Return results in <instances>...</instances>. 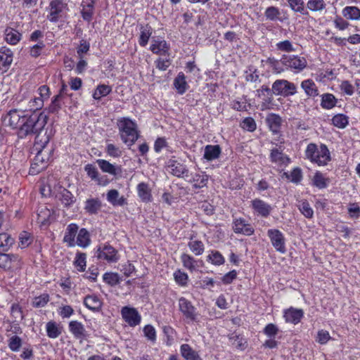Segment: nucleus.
Masks as SVG:
<instances>
[{"mask_svg": "<svg viewBox=\"0 0 360 360\" xmlns=\"http://www.w3.org/2000/svg\"><path fill=\"white\" fill-rule=\"evenodd\" d=\"M152 33L153 29L148 24L141 26L139 39V44L141 46L145 47L147 45Z\"/></svg>", "mask_w": 360, "mask_h": 360, "instance_id": "obj_37", "label": "nucleus"}, {"mask_svg": "<svg viewBox=\"0 0 360 360\" xmlns=\"http://www.w3.org/2000/svg\"><path fill=\"white\" fill-rule=\"evenodd\" d=\"M281 12L278 8L275 6H269L266 8L264 15L267 20L274 21L279 19Z\"/></svg>", "mask_w": 360, "mask_h": 360, "instance_id": "obj_59", "label": "nucleus"}, {"mask_svg": "<svg viewBox=\"0 0 360 360\" xmlns=\"http://www.w3.org/2000/svg\"><path fill=\"white\" fill-rule=\"evenodd\" d=\"M305 156L319 166H325L331 160L330 151L325 144H321L319 148L315 143L308 144L305 150Z\"/></svg>", "mask_w": 360, "mask_h": 360, "instance_id": "obj_4", "label": "nucleus"}, {"mask_svg": "<svg viewBox=\"0 0 360 360\" xmlns=\"http://www.w3.org/2000/svg\"><path fill=\"white\" fill-rule=\"evenodd\" d=\"M69 330L77 339H85L87 336L84 325L77 321H71L69 323Z\"/></svg>", "mask_w": 360, "mask_h": 360, "instance_id": "obj_22", "label": "nucleus"}, {"mask_svg": "<svg viewBox=\"0 0 360 360\" xmlns=\"http://www.w3.org/2000/svg\"><path fill=\"white\" fill-rule=\"evenodd\" d=\"M49 300V295L46 293H44L35 297L32 300V305L35 308L44 307L47 304Z\"/></svg>", "mask_w": 360, "mask_h": 360, "instance_id": "obj_56", "label": "nucleus"}, {"mask_svg": "<svg viewBox=\"0 0 360 360\" xmlns=\"http://www.w3.org/2000/svg\"><path fill=\"white\" fill-rule=\"evenodd\" d=\"M14 239L6 233H0V252H6L12 246Z\"/></svg>", "mask_w": 360, "mask_h": 360, "instance_id": "obj_47", "label": "nucleus"}, {"mask_svg": "<svg viewBox=\"0 0 360 360\" xmlns=\"http://www.w3.org/2000/svg\"><path fill=\"white\" fill-rule=\"evenodd\" d=\"M121 314L124 321L129 326L134 327L141 323V316L136 308L123 307L121 309Z\"/></svg>", "mask_w": 360, "mask_h": 360, "instance_id": "obj_10", "label": "nucleus"}, {"mask_svg": "<svg viewBox=\"0 0 360 360\" xmlns=\"http://www.w3.org/2000/svg\"><path fill=\"white\" fill-rule=\"evenodd\" d=\"M8 346L12 352H18L22 346V340L17 335H13L9 338Z\"/></svg>", "mask_w": 360, "mask_h": 360, "instance_id": "obj_62", "label": "nucleus"}, {"mask_svg": "<svg viewBox=\"0 0 360 360\" xmlns=\"http://www.w3.org/2000/svg\"><path fill=\"white\" fill-rule=\"evenodd\" d=\"M276 49L279 51L283 52H293L295 51V48L293 46L292 42L290 40H284L278 42L276 44Z\"/></svg>", "mask_w": 360, "mask_h": 360, "instance_id": "obj_61", "label": "nucleus"}, {"mask_svg": "<svg viewBox=\"0 0 360 360\" xmlns=\"http://www.w3.org/2000/svg\"><path fill=\"white\" fill-rule=\"evenodd\" d=\"M207 261L213 265L220 266L224 264L225 259L219 251L212 250L207 256Z\"/></svg>", "mask_w": 360, "mask_h": 360, "instance_id": "obj_42", "label": "nucleus"}, {"mask_svg": "<svg viewBox=\"0 0 360 360\" xmlns=\"http://www.w3.org/2000/svg\"><path fill=\"white\" fill-rule=\"evenodd\" d=\"M67 4L62 0H52L50 2V12L48 19L52 22H56L59 18L62 16V13L66 8Z\"/></svg>", "mask_w": 360, "mask_h": 360, "instance_id": "obj_12", "label": "nucleus"}, {"mask_svg": "<svg viewBox=\"0 0 360 360\" xmlns=\"http://www.w3.org/2000/svg\"><path fill=\"white\" fill-rule=\"evenodd\" d=\"M13 58V51L6 47L2 46L0 48V65L7 70L11 66Z\"/></svg>", "mask_w": 360, "mask_h": 360, "instance_id": "obj_25", "label": "nucleus"}, {"mask_svg": "<svg viewBox=\"0 0 360 360\" xmlns=\"http://www.w3.org/2000/svg\"><path fill=\"white\" fill-rule=\"evenodd\" d=\"M101 207L102 202L98 198H89L85 201L84 209L89 214H96Z\"/></svg>", "mask_w": 360, "mask_h": 360, "instance_id": "obj_30", "label": "nucleus"}, {"mask_svg": "<svg viewBox=\"0 0 360 360\" xmlns=\"http://www.w3.org/2000/svg\"><path fill=\"white\" fill-rule=\"evenodd\" d=\"M326 4L324 0H309L307 7L312 12H321L326 8Z\"/></svg>", "mask_w": 360, "mask_h": 360, "instance_id": "obj_51", "label": "nucleus"}, {"mask_svg": "<svg viewBox=\"0 0 360 360\" xmlns=\"http://www.w3.org/2000/svg\"><path fill=\"white\" fill-rule=\"evenodd\" d=\"M86 255L85 253H83V252L77 253L75 261H74V265L75 266L77 269L80 272H83L85 270L86 263Z\"/></svg>", "mask_w": 360, "mask_h": 360, "instance_id": "obj_54", "label": "nucleus"}, {"mask_svg": "<svg viewBox=\"0 0 360 360\" xmlns=\"http://www.w3.org/2000/svg\"><path fill=\"white\" fill-rule=\"evenodd\" d=\"M105 152L108 155L112 158H119L122 155V150L112 143H108L105 148Z\"/></svg>", "mask_w": 360, "mask_h": 360, "instance_id": "obj_64", "label": "nucleus"}, {"mask_svg": "<svg viewBox=\"0 0 360 360\" xmlns=\"http://www.w3.org/2000/svg\"><path fill=\"white\" fill-rule=\"evenodd\" d=\"M270 160L272 163L279 167H286L290 162V158L283 153V150L280 148H274L271 150Z\"/></svg>", "mask_w": 360, "mask_h": 360, "instance_id": "obj_15", "label": "nucleus"}, {"mask_svg": "<svg viewBox=\"0 0 360 360\" xmlns=\"http://www.w3.org/2000/svg\"><path fill=\"white\" fill-rule=\"evenodd\" d=\"M173 85L177 93L180 95H183L188 90L189 86L184 72H180L178 73L174 79Z\"/></svg>", "mask_w": 360, "mask_h": 360, "instance_id": "obj_26", "label": "nucleus"}, {"mask_svg": "<svg viewBox=\"0 0 360 360\" xmlns=\"http://www.w3.org/2000/svg\"><path fill=\"white\" fill-rule=\"evenodd\" d=\"M51 211L45 206L40 207L37 210L38 223L46 225L49 222Z\"/></svg>", "mask_w": 360, "mask_h": 360, "instance_id": "obj_45", "label": "nucleus"}, {"mask_svg": "<svg viewBox=\"0 0 360 360\" xmlns=\"http://www.w3.org/2000/svg\"><path fill=\"white\" fill-rule=\"evenodd\" d=\"M300 86L309 98H314L319 94L316 84L311 79L303 80Z\"/></svg>", "mask_w": 360, "mask_h": 360, "instance_id": "obj_23", "label": "nucleus"}, {"mask_svg": "<svg viewBox=\"0 0 360 360\" xmlns=\"http://www.w3.org/2000/svg\"><path fill=\"white\" fill-rule=\"evenodd\" d=\"M266 122L274 133H277L281 124V118L276 114H271L266 117Z\"/></svg>", "mask_w": 360, "mask_h": 360, "instance_id": "obj_43", "label": "nucleus"}, {"mask_svg": "<svg viewBox=\"0 0 360 360\" xmlns=\"http://www.w3.org/2000/svg\"><path fill=\"white\" fill-rule=\"evenodd\" d=\"M181 261L183 266L188 269L191 272H193L197 269V260L190 255L184 253L181 256Z\"/></svg>", "mask_w": 360, "mask_h": 360, "instance_id": "obj_41", "label": "nucleus"}, {"mask_svg": "<svg viewBox=\"0 0 360 360\" xmlns=\"http://www.w3.org/2000/svg\"><path fill=\"white\" fill-rule=\"evenodd\" d=\"M65 207H70L75 202L74 195L68 189L60 187L58 195H56Z\"/></svg>", "mask_w": 360, "mask_h": 360, "instance_id": "obj_38", "label": "nucleus"}, {"mask_svg": "<svg viewBox=\"0 0 360 360\" xmlns=\"http://www.w3.org/2000/svg\"><path fill=\"white\" fill-rule=\"evenodd\" d=\"M280 61L286 70H290L295 72H301L307 65L305 58L296 55L283 54Z\"/></svg>", "mask_w": 360, "mask_h": 360, "instance_id": "obj_5", "label": "nucleus"}, {"mask_svg": "<svg viewBox=\"0 0 360 360\" xmlns=\"http://www.w3.org/2000/svg\"><path fill=\"white\" fill-rule=\"evenodd\" d=\"M107 200L113 206H123L127 204V200L124 196H120L118 191L110 190L106 195Z\"/></svg>", "mask_w": 360, "mask_h": 360, "instance_id": "obj_29", "label": "nucleus"}, {"mask_svg": "<svg viewBox=\"0 0 360 360\" xmlns=\"http://www.w3.org/2000/svg\"><path fill=\"white\" fill-rule=\"evenodd\" d=\"M112 91L111 86L105 84H100L97 86L93 94V98L99 100L102 97L108 95Z\"/></svg>", "mask_w": 360, "mask_h": 360, "instance_id": "obj_52", "label": "nucleus"}, {"mask_svg": "<svg viewBox=\"0 0 360 360\" xmlns=\"http://www.w3.org/2000/svg\"><path fill=\"white\" fill-rule=\"evenodd\" d=\"M233 230L236 233H240L245 236H252L255 229L245 219L237 218L233 220Z\"/></svg>", "mask_w": 360, "mask_h": 360, "instance_id": "obj_14", "label": "nucleus"}, {"mask_svg": "<svg viewBox=\"0 0 360 360\" xmlns=\"http://www.w3.org/2000/svg\"><path fill=\"white\" fill-rule=\"evenodd\" d=\"M337 103L338 99L333 94L326 93L321 95V106L323 109H332L336 105Z\"/></svg>", "mask_w": 360, "mask_h": 360, "instance_id": "obj_39", "label": "nucleus"}, {"mask_svg": "<svg viewBox=\"0 0 360 360\" xmlns=\"http://www.w3.org/2000/svg\"><path fill=\"white\" fill-rule=\"evenodd\" d=\"M300 212L307 219H311L314 217V210L307 200H302L297 205Z\"/></svg>", "mask_w": 360, "mask_h": 360, "instance_id": "obj_44", "label": "nucleus"}, {"mask_svg": "<svg viewBox=\"0 0 360 360\" xmlns=\"http://www.w3.org/2000/svg\"><path fill=\"white\" fill-rule=\"evenodd\" d=\"M137 192L139 197L143 202H150L153 199L150 189L147 184L141 182L137 186Z\"/></svg>", "mask_w": 360, "mask_h": 360, "instance_id": "obj_36", "label": "nucleus"}, {"mask_svg": "<svg viewBox=\"0 0 360 360\" xmlns=\"http://www.w3.org/2000/svg\"><path fill=\"white\" fill-rule=\"evenodd\" d=\"M119 135L124 143L131 146L139 139L138 125L128 117H120L117 120Z\"/></svg>", "mask_w": 360, "mask_h": 360, "instance_id": "obj_3", "label": "nucleus"}, {"mask_svg": "<svg viewBox=\"0 0 360 360\" xmlns=\"http://www.w3.org/2000/svg\"><path fill=\"white\" fill-rule=\"evenodd\" d=\"M46 330L47 336L50 338H57L61 334V330L54 321H49L46 323Z\"/></svg>", "mask_w": 360, "mask_h": 360, "instance_id": "obj_48", "label": "nucleus"}, {"mask_svg": "<svg viewBox=\"0 0 360 360\" xmlns=\"http://www.w3.org/2000/svg\"><path fill=\"white\" fill-rule=\"evenodd\" d=\"M103 281L110 286H114L120 283V277L117 273L107 272L103 276Z\"/></svg>", "mask_w": 360, "mask_h": 360, "instance_id": "obj_55", "label": "nucleus"}, {"mask_svg": "<svg viewBox=\"0 0 360 360\" xmlns=\"http://www.w3.org/2000/svg\"><path fill=\"white\" fill-rule=\"evenodd\" d=\"M180 353L185 360H202L198 352L188 344H183L180 347Z\"/></svg>", "mask_w": 360, "mask_h": 360, "instance_id": "obj_28", "label": "nucleus"}, {"mask_svg": "<svg viewBox=\"0 0 360 360\" xmlns=\"http://www.w3.org/2000/svg\"><path fill=\"white\" fill-rule=\"evenodd\" d=\"M95 0H82V16L87 22L92 20L94 11Z\"/></svg>", "mask_w": 360, "mask_h": 360, "instance_id": "obj_27", "label": "nucleus"}, {"mask_svg": "<svg viewBox=\"0 0 360 360\" xmlns=\"http://www.w3.org/2000/svg\"><path fill=\"white\" fill-rule=\"evenodd\" d=\"M179 309L184 316L191 321H198L199 314L192 302L184 297L178 300Z\"/></svg>", "mask_w": 360, "mask_h": 360, "instance_id": "obj_8", "label": "nucleus"}, {"mask_svg": "<svg viewBox=\"0 0 360 360\" xmlns=\"http://www.w3.org/2000/svg\"><path fill=\"white\" fill-rule=\"evenodd\" d=\"M96 163L98 164L100 169L105 173H108L113 176H117L122 172L121 166L112 165L105 160L98 159L96 160Z\"/></svg>", "mask_w": 360, "mask_h": 360, "instance_id": "obj_20", "label": "nucleus"}, {"mask_svg": "<svg viewBox=\"0 0 360 360\" xmlns=\"http://www.w3.org/2000/svg\"><path fill=\"white\" fill-rule=\"evenodd\" d=\"M285 176L288 179L294 184H299L302 179V169L299 167L294 168L290 173L284 172Z\"/></svg>", "mask_w": 360, "mask_h": 360, "instance_id": "obj_49", "label": "nucleus"}, {"mask_svg": "<svg viewBox=\"0 0 360 360\" xmlns=\"http://www.w3.org/2000/svg\"><path fill=\"white\" fill-rule=\"evenodd\" d=\"M27 109H13L8 113V124L13 128L20 127L25 117Z\"/></svg>", "mask_w": 360, "mask_h": 360, "instance_id": "obj_16", "label": "nucleus"}, {"mask_svg": "<svg viewBox=\"0 0 360 360\" xmlns=\"http://www.w3.org/2000/svg\"><path fill=\"white\" fill-rule=\"evenodd\" d=\"M303 316L304 311L302 309L290 307L283 311V318L286 323L296 325L300 322Z\"/></svg>", "mask_w": 360, "mask_h": 360, "instance_id": "obj_17", "label": "nucleus"}, {"mask_svg": "<svg viewBox=\"0 0 360 360\" xmlns=\"http://www.w3.org/2000/svg\"><path fill=\"white\" fill-rule=\"evenodd\" d=\"M267 236L270 239L272 246L277 252L281 254L286 252L285 238L280 230L276 229H269L267 231Z\"/></svg>", "mask_w": 360, "mask_h": 360, "instance_id": "obj_9", "label": "nucleus"}, {"mask_svg": "<svg viewBox=\"0 0 360 360\" xmlns=\"http://www.w3.org/2000/svg\"><path fill=\"white\" fill-rule=\"evenodd\" d=\"M190 250L196 256L203 254L205 250V245L201 240H193L192 238L188 243Z\"/></svg>", "mask_w": 360, "mask_h": 360, "instance_id": "obj_46", "label": "nucleus"}, {"mask_svg": "<svg viewBox=\"0 0 360 360\" xmlns=\"http://www.w3.org/2000/svg\"><path fill=\"white\" fill-rule=\"evenodd\" d=\"M342 15L348 20L360 19V9L356 6H346L342 9Z\"/></svg>", "mask_w": 360, "mask_h": 360, "instance_id": "obj_40", "label": "nucleus"}, {"mask_svg": "<svg viewBox=\"0 0 360 360\" xmlns=\"http://www.w3.org/2000/svg\"><path fill=\"white\" fill-rule=\"evenodd\" d=\"M169 49L167 41L160 39H153L150 50L155 54L166 55Z\"/></svg>", "mask_w": 360, "mask_h": 360, "instance_id": "obj_21", "label": "nucleus"}, {"mask_svg": "<svg viewBox=\"0 0 360 360\" xmlns=\"http://www.w3.org/2000/svg\"><path fill=\"white\" fill-rule=\"evenodd\" d=\"M340 91L347 95L352 96L354 93V86H353L348 80H343L339 85Z\"/></svg>", "mask_w": 360, "mask_h": 360, "instance_id": "obj_63", "label": "nucleus"}, {"mask_svg": "<svg viewBox=\"0 0 360 360\" xmlns=\"http://www.w3.org/2000/svg\"><path fill=\"white\" fill-rule=\"evenodd\" d=\"M84 304L93 311H98L102 307L101 300L94 295L86 296L84 300Z\"/></svg>", "mask_w": 360, "mask_h": 360, "instance_id": "obj_32", "label": "nucleus"}, {"mask_svg": "<svg viewBox=\"0 0 360 360\" xmlns=\"http://www.w3.org/2000/svg\"><path fill=\"white\" fill-rule=\"evenodd\" d=\"M289 6L295 11L305 15L307 13L305 11L304 3L303 0H288Z\"/></svg>", "mask_w": 360, "mask_h": 360, "instance_id": "obj_57", "label": "nucleus"}, {"mask_svg": "<svg viewBox=\"0 0 360 360\" xmlns=\"http://www.w3.org/2000/svg\"><path fill=\"white\" fill-rule=\"evenodd\" d=\"M4 34L6 41L11 45L17 44L22 38V34L12 27H6Z\"/></svg>", "mask_w": 360, "mask_h": 360, "instance_id": "obj_34", "label": "nucleus"}, {"mask_svg": "<svg viewBox=\"0 0 360 360\" xmlns=\"http://www.w3.org/2000/svg\"><path fill=\"white\" fill-rule=\"evenodd\" d=\"M251 207L255 215L262 218H267L272 211L271 205L259 198L251 201Z\"/></svg>", "mask_w": 360, "mask_h": 360, "instance_id": "obj_11", "label": "nucleus"}, {"mask_svg": "<svg viewBox=\"0 0 360 360\" xmlns=\"http://www.w3.org/2000/svg\"><path fill=\"white\" fill-rule=\"evenodd\" d=\"M167 171L177 177L188 178L189 174L186 166L177 160H169L167 164Z\"/></svg>", "mask_w": 360, "mask_h": 360, "instance_id": "obj_13", "label": "nucleus"}, {"mask_svg": "<svg viewBox=\"0 0 360 360\" xmlns=\"http://www.w3.org/2000/svg\"><path fill=\"white\" fill-rule=\"evenodd\" d=\"M245 77L247 82H260L257 70L256 68H253L252 67H250L248 70L245 72Z\"/></svg>", "mask_w": 360, "mask_h": 360, "instance_id": "obj_60", "label": "nucleus"}, {"mask_svg": "<svg viewBox=\"0 0 360 360\" xmlns=\"http://www.w3.org/2000/svg\"><path fill=\"white\" fill-rule=\"evenodd\" d=\"M43 105L44 101L42 98L36 97L29 101L28 108H25V109H27L26 113H32V112H38L39 110L41 109Z\"/></svg>", "mask_w": 360, "mask_h": 360, "instance_id": "obj_53", "label": "nucleus"}, {"mask_svg": "<svg viewBox=\"0 0 360 360\" xmlns=\"http://www.w3.org/2000/svg\"><path fill=\"white\" fill-rule=\"evenodd\" d=\"M95 257L108 263H116L120 259L118 251L107 243L101 244L97 247Z\"/></svg>", "mask_w": 360, "mask_h": 360, "instance_id": "obj_6", "label": "nucleus"}, {"mask_svg": "<svg viewBox=\"0 0 360 360\" xmlns=\"http://www.w3.org/2000/svg\"><path fill=\"white\" fill-rule=\"evenodd\" d=\"M76 245L85 248L91 243L90 234L86 229H81L77 233Z\"/></svg>", "mask_w": 360, "mask_h": 360, "instance_id": "obj_35", "label": "nucleus"}, {"mask_svg": "<svg viewBox=\"0 0 360 360\" xmlns=\"http://www.w3.org/2000/svg\"><path fill=\"white\" fill-rule=\"evenodd\" d=\"M312 186L318 188L319 189H324L328 187L330 184V179L325 176V175L319 171L315 172L312 179Z\"/></svg>", "mask_w": 360, "mask_h": 360, "instance_id": "obj_33", "label": "nucleus"}, {"mask_svg": "<svg viewBox=\"0 0 360 360\" xmlns=\"http://www.w3.org/2000/svg\"><path fill=\"white\" fill-rule=\"evenodd\" d=\"M272 91L276 96L288 97L297 93V86L286 79H276L272 84Z\"/></svg>", "mask_w": 360, "mask_h": 360, "instance_id": "obj_7", "label": "nucleus"}, {"mask_svg": "<svg viewBox=\"0 0 360 360\" xmlns=\"http://www.w3.org/2000/svg\"><path fill=\"white\" fill-rule=\"evenodd\" d=\"M48 116L44 112H32L26 113L22 124L18 129V136L24 139L30 135L42 136L41 132L47 124Z\"/></svg>", "mask_w": 360, "mask_h": 360, "instance_id": "obj_2", "label": "nucleus"}, {"mask_svg": "<svg viewBox=\"0 0 360 360\" xmlns=\"http://www.w3.org/2000/svg\"><path fill=\"white\" fill-rule=\"evenodd\" d=\"M50 135L47 134L46 131L42 136H37L35 137L34 149L37 150V153L31 164L29 171L30 174H37L46 168L53 151L52 147H48Z\"/></svg>", "mask_w": 360, "mask_h": 360, "instance_id": "obj_1", "label": "nucleus"}, {"mask_svg": "<svg viewBox=\"0 0 360 360\" xmlns=\"http://www.w3.org/2000/svg\"><path fill=\"white\" fill-rule=\"evenodd\" d=\"M221 153V147L219 145H207L204 150V158L207 161H212L217 159Z\"/></svg>", "mask_w": 360, "mask_h": 360, "instance_id": "obj_31", "label": "nucleus"}, {"mask_svg": "<svg viewBox=\"0 0 360 360\" xmlns=\"http://www.w3.org/2000/svg\"><path fill=\"white\" fill-rule=\"evenodd\" d=\"M333 124L339 128L344 129L349 124V117L344 114H338L332 118Z\"/></svg>", "mask_w": 360, "mask_h": 360, "instance_id": "obj_50", "label": "nucleus"}, {"mask_svg": "<svg viewBox=\"0 0 360 360\" xmlns=\"http://www.w3.org/2000/svg\"><path fill=\"white\" fill-rule=\"evenodd\" d=\"M188 182L193 183L195 188H201L206 186L208 182V176L202 172L189 174L188 178H185Z\"/></svg>", "mask_w": 360, "mask_h": 360, "instance_id": "obj_18", "label": "nucleus"}, {"mask_svg": "<svg viewBox=\"0 0 360 360\" xmlns=\"http://www.w3.org/2000/svg\"><path fill=\"white\" fill-rule=\"evenodd\" d=\"M174 278L176 283L181 286H186L188 281V276L186 273L178 269L174 271Z\"/></svg>", "mask_w": 360, "mask_h": 360, "instance_id": "obj_58", "label": "nucleus"}, {"mask_svg": "<svg viewBox=\"0 0 360 360\" xmlns=\"http://www.w3.org/2000/svg\"><path fill=\"white\" fill-rule=\"evenodd\" d=\"M20 261L17 255L4 254L0 252V268L5 270L11 269L15 263Z\"/></svg>", "mask_w": 360, "mask_h": 360, "instance_id": "obj_24", "label": "nucleus"}, {"mask_svg": "<svg viewBox=\"0 0 360 360\" xmlns=\"http://www.w3.org/2000/svg\"><path fill=\"white\" fill-rule=\"evenodd\" d=\"M79 226L75 223L70 224L65 230L63 237V242L66 243L68 247H75L76 245L75 236L78 233Z\"/></svg>", "mask_w": 360, "mask_h": 360, "instance_id": "obj_19", "label": "nucleus"}]
</instances>
